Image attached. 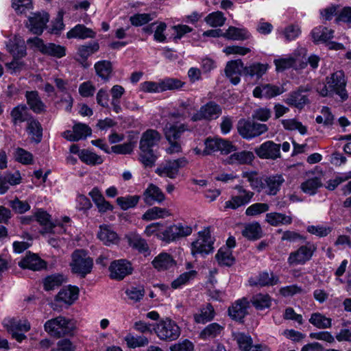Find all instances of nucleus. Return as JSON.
Instances as JSON below:
<instances>
[{"label":"nucleus","mask_w":351,"mask_h":351,"mask_svg":"<svg viewBox=\"0 0 351 351\" xmlns=\"http://www.w3.org/2000/svg\"><path fill=\"white\" fill-rule=\"evenodd\" d=\"M155 172L161 177H167L171 179H174L178 175L179 171L173 160H168L160 165L156 169Z\"/></svg>","instance_id":"nucleus-33"},{"label":"nucleus","mask_w":351,"mask_h":351,"mask_svg":"<svg viewBox=\"0 0 351 351\" xmlns=\"http://www.w3.org/2000/svg\"><path fill=\"white\" fill-rule=\"evenodd\" d=\"M267 69V64L254 63L245 67V73L251 77L256 76L257 78H260L266 73Z\"/></svg>","instance_id":"nucleus-55"},{"label":"nucleus","mask_w":351,"mask_h":351,"mask_svg":"<svg viewBox=\"0 0 351 351\" xmlns=\"http://www.w3.org/2000/svg\"><path fill=\"white\" fill-rule=\"evenodd\" d=\"M109 270L110 272V278L119 280L130 274L132 271V267L129 261L125 259H120L112 262L109 267Z\"/></svg>","instance_id":"nucleus-15"},{"label":"nucleus","mask_w":351,"mask_h":351,"mask_svg":"<svg viewBox=\"0 0 351 351\" xmlns=\"http://www.w3.org/2000/svg\"><path fill=\"white\" fill-rule=\"evenodd\" d=\"M8 331L27 332L30 329V324L27 320L9 319L5 323Z\"/></svg>","instance_id":"nucleus-51"},{"label":"nucleus","mask_w":351,"mask_h":351,"mask_svg":"<svg viewBox=\"0 0 351 351\" xmlns=\"http://www.w3.org/2000/svg\"><path fill=\"white\" fill-rule=\"evenodd\" d=\"M152 264L158 271H165L175 266L176 261L169 254L162 252L154 258Z\"/></svg>","instance_id":"nucleus-26"},{"label":"nucleus","mask_w":351,"mask_h":351,"mask_svg":"<svg viewBox=\"0 0 351 351\" xmlns=\"http://www.w3.org/2000/svg\"><path fill=\"white\" fill-rule=\"evenodd\" d=\"M224 327L218 323H211L201 331L199 337L203 340L214 339L220 335Z\"/></svg>","instance_id":"nucleus-42"},{"label":"nucleus","mask_w":351,"mask_h":351,"mask_svg":"<svg viewBox=\"0 0 351 351\" xmlns=\"http://www.w3.org/2000/svg\"><path fill=\"white\" fill-rule=\"evenodd\" d=\"M316 250L317 245L315 243L306 242L305 245L289 254L288 263L293 266L304 265L311 259Z\"/></svg>","instance_id":"nucleus-9"},{"label":"nucleus","mask_w":351,"mask_h":351,"mask_svg":"<svg viewBox=\"0 0 351 351\" xmlns=\"http://www.w3.org/2000/svg\"><path fill=\"white\" fill-rule=\"evenodd\" d=\"M10 116L14 125H18L25 121H28L29 113L27 108L25 105H19L14 107L11 112Z\"/></svg>","instance_id":"nucleus-44"},{"label":"nucleus","mask_w":351,"mask_h":351,"mask_svg":"<svg viewBox=\"0 0 351 351\" xmlns=\"http://www.w3.org/2000/svg\"><path fill=\"white\" fill-rule=\"evenodd\" d=\"M326 82L331 91L339 97L341 102L348 99V93L346 89L347 81L342 70L332 73L330 77L326 78Z\"/></svg>","instance_id":"nucleus-8"},{"label":"nucleus","mask_w":351,"mask_h":351,"mask_svg":"<svg viewBox=\"0 0 351 351\" xmlns=\"http://www.w3.org/2000/svg\"><path fill=\"white\" fill-rule=\"evenodd\" d=\"M27 132L30 136L32 141L38 143L42 141L43 128L38 120L34 118H30L28 120Z\"/></svg>","instance_id":"nucleus-30"},{"label":"nucleus","mask_w":351,"mask_h":351,"mask_svg":"<svg viewBox=\"0 0 351 351\" xmlns=\"http://www.w3.org/2000/svg\"><path fill=\"white\" fill-rule=\"evenodd\" d=\"M280 282L279 277L273 272L262 271L257 276L249 279V284L252 287H270Z\"/></svg>","instance_id":"nucleus-16"},{"label":"nucleus","mask_w":351,"mask_h":351,"mask_svg":"<svg viewBox=\"0 0 351 351\" xmlns=\"http://www.w3.org/2000/svg\"><path fill=\"white\" fill-rule=\"evenodd\" d=\"M6 47L14 59H19L26 56V47L23 40L20 37L15 36L10 39Z\"/></svg>","instance_id":"nucleus-24"},{"label":"nucleus","mask_w":351,"mask_h":351,"mask_svg":"<svg viewBox=\"0 0 351 351\" xmlns=\"http://www.w3.org/2000/svg\"><path fill=\"white\" fill-rule=\"evenodd\" d=\"M96 74L104 81H108L112 71L111 62L108 60L99 61L95 64Z\"/></svg>","instance_id":"nucleus-48"},{"label":"nucleus","mask_w":351,"mask_h":351,"mask_svg":"<svg viewBox=\"0 0 351 351\" xmlns=\"http://www.w3.org/2000/svg\"><path fill=\"white\" fill-rule=\"evenodd\" d=\"M79 158L82 162L89 165H99L103 162L99 156L87 149L81 150L79 152Z\"/></svg>","instance_id":"nucleus-53"},{"label":"nucleus","mask_w":351,"mask_h":351,"mask_svg":"<svg viewBox=\"0 0 351 351\" xmlns=\"http://www.w3.org/2000/svg\"><path fill=\"white\" fill-rule=\"evenodd\" d=\"M75 328V322L73 319L62 315L50 319L44 324L45 330L55 338L73 336Z\"/></svg>","instance_id":"nucleus-1"},{"label":"nucleus","mask_w":351,"mask_h":351,"mask_svg":"<svg viewBox=\"0 0 351 351\" xmlns=\"http://www.w3.org/2000/svg\"><path fill=\"white\" fill-rule=\"evenodd\" d=\"M250 302L256 310L263 311L271 306L272 299L269 294L257 293L252 297Z\"/></svg>","instance_id":"nucleus-40"},{"label":"nucleus","mask_w":351,"mask_h":351,"mask_svg":"<svg viewBox=\"0 0 351 351\" xmlns=\"http://www.w3.org/2000/svg\"><path fill=\"white\" fill-rule=\"evenodd\" d=\"M63 281V276L60 274H54L47 276L44 280V288L46 291L53 290L60 287Z\"/></svg>","instance_id":"nucleus-59"},{"label":"nucleus","mask_w":351,"mask_h":351,"mask_svg":"<svg viewBox=\"0 0 351 351\" xmlns=\"http://www.w3.org/2000/svg\"><path fill=\"white\" fill-rule=\"evenodd\" d=\"M238 191V195H233L225 202L226 209L236 210L238 208L250 203L254 195V193L246 190L243 186L238 184L234 188Z\"/></svg>","instance_id":"nucleus-11"},{"label":"nucleus","mask_w":351,"mask_h":351,"mask_svg":"<svg viewBox=\"0 0 351 351\" xmlns=\"http://www.w3.org/2000/svg\"><path fill=\"white\" fill-rule=\"evenodd\" d=\"M95 32L90 28L86 27L84 25L78 24L69 31L66 34L68 38H93L95 37Z\"/></svg>","instance_id":"nucleus-29"},{"label":"nucleus","mask_w":351,"mask_h":351,"mask_svg":"<svg viewBox=\"0 0 351 351\" xmlns=\"http://www.w3.org/2000/svg\"><path fill=\"white\" fill-rule=\"evenodd\" d=\"M254 154L250 151H242L231 154L226 160L229 165H250L254 160Z\"/></svg>","instance_id":"nucleus-28"},{"label":"nucleus","mask_w":351,"mask_h":351,"mask_svg":"<svg viewBox=\"0 0 351 351\" xmlns=\"http://www.w3.org/2000/svg\"><path fill=\"white\" fill-rule=\"evenodd\" d=\"M49 16L45 12L33 13L26 23L27 28L33 34L40 35L43 33L49 21Z\"/></svg>","instance_id":"nucleus-14"},{"label":"nucleus","mask_w":351,"mask_h":351,"mask_svg":"<svg viewBox=\"0 0 351 351\" xmlns=\"http://www.w3.org/2000/svg\"><path fill=\"white\" fill-rule=\"evenodd\" d=\"M127 239L129 245L138 250L140 253H145L149 251V248L146 241L139 234L130 233L127 235Z\"/></svg>","instance_id":"nucleus-35"},{"label":"nucleus","mask_w":351,"mask_h":351,"mask_svg":"<svg viewBox=\"0 0 351 351\" xmlns=\"http://www.w3.org/2000/svg\"><path fill=\"white\" fill-rule=\"evenodd\" d=\"M27 43L32 47L36 48L44 55L57 58H61L66 55V48L64 47L51 43L45 44L43 40L38 37L29 38L27 40Z\"/></svg>","instance_id":"nucleus-7"},{"label":"nucleus","mask_w":351,"mask_h":351,"mask_svg":"<svg viewBox=\"0 0 351 351\" xmlns=\"http://www.w3.org/2000/svg\"><path fill=\"white\" fill-rule=\"evenodd\" d=\"M154 330L158 337L164 341H171L177 339L180 335V327L169 318L159 321Z\"/></svg>","instance_id":"nucleus-5"},{"label":"nucleus","mask_w":351,"mask_h":351,"mask_svg":"<svg viewBox=\"0 0 351 351\" xmlns=\"http://www.w3.org/2000/svg\"><path fill=\"white\" fill-rule=\"evenodd\" d=\"M265 221L273 226L289 225L292 223V217L280 213H269L265 216Z\"/></svg>","instance_id":"nucleus-34"},{"label":"nucleus","mask_w":351,"mask_h":351,"mask_svg":"<svg viewBox=\"0 0 351 351\" xmlns=\"http://www.w3.org/2000/svg\"><path fill=\"white\" fill-rule=\"evenodd\" d=\"M213 241L208 230L200 231L195 241L191 243V254L195 257L197 255L204 256L213 250Z\"/></svg>","instance_id":"nucleus-10"},{"label":"nucleus","mask_w":351,"mask_h":351,"mask_svg":"<svg viewBox=\"0 0 351 351\" xmlns=\"http://www.w3.org/2000/svg\"><path fill=\"white\" fill-rule=\"evenodd\" d=\"M245 72V67L241 60H232L228 62L225 72L230 79L231 82L236 85L240 82V77L241 72Z\"/></svg>","instance_id":"nucleus-20"},{"label":"nucleus","mask_w":351,"mask_h":351,"mask_svg":"<svg viewBox=\"0 0 351 351\" xmlns=\"http://www.w3.org/2000/svg\"><path fill=\"white\" fill-rule=\"evenodd\" d=\"M21 268L29 269L34 271L40 270L46 267V263L36 254L26 255L19 263Z\"/></svg>","instance_id":"nucleus-25"},{"label":"nucleus","mask_w":351,"mask_h":351,"mask_svg":"<svg viewBox=\"0 0 351 351\" xmlns=\"http://www.w3.org/2000/svg\"><path fill=\"white\" fill-rule=\"evenodd\" d=\"M239 134L247 140L258 137L269 130L267 125L260 123L254 120L240 119L237 123Z\"/></svg>","instance_id":"nucleus-4"},{"label":"nucleus","mask_w":351,"mask_h":351,"mask_svg":"<svg viewBox=\"0 0 351 351\" xmlns=\"http://www.w3.org/2000/svg\"><path fill=\"white\" fill-rule=\"evenodd\" d=\"M34 218L42 226H45L44 232H50L53 228L50 222V215L43 210H38L34 214Z\"/></svg>","instance_id":"nucleus-57"},{"label":"nucleus","mask_w":351,"mask_h":351,"mask_svg":"<svg viewBox=\"0 0 351 351\" xmlns=\"http://www.w3.org/2000/svg\"><path fill=\"white\" fill-rule=\"evenodd\" d=\"M249 304L246 298L238 300L228 308L229 315L234 320L241 321L247 313Z\"/></svg>","instance_id":"nucleus-21"},{"label":"nucleus","mask_w":351,"mask_h":351,"mask_svg":"<svg viewBox=\"0 0 351 351\" xmlns=\"http://www.w3.org/2000/svg\"><path fill=\"white\" fill-rule=\"evenodd\" d=\"M222 112L219 105L214 101H209L202 106L198 111L193 114L191 120L193 122L205 120H213L218 118Z\"/></svg>","instance_id":"nucleus-12"},{"label":"nucleus","mask_w":351,"mask_h":351,"mask_svg":"<svg viewBox=\"0 0 351 351\" xmlns=\"http://www.w3.org/2000/svg\"><path fill=\"white\" fill-rule=\"evenodd\" d=\"M79 290L76 287H69L61 289L56 295V300L65 304H71L78 298Z\"/></svg>","instance_id":"nucleus-37"},{"label":"nucleus","mask_w":351,"mask_h":351,"mask_svg":"<svg viewBox=\"0 0 351 351\" xmlns=\"http://www.w3.org/2000/svg\"><path fill=\"white\" fill-rule=\"evenodd\" d=\"M171 215L170 211L165 208L158 206L148 209L142 216L145 221H152L158 219H163Z\"/></svg>","instance_id":"nucleus-41"},{"label":"nucleus","mask_w":351,"mask_h":351,"mask_svg":"<svg viewBox=\"0 0 351 351\" xmlns=\"http://www.w3.org/2000/svg\"><path fill=\"white\" fill-rule=\"evenodd\" d=\"M25 96L27 105L34 112L40 114L45 110V105L37 91H26Z\"/></svg>","instance_id":"nucleus-27"},{"label":"nucleus","mask_w":351,"mask_h":351,"mask_svg":"<svg viewBox=\"0 0 351 351\" xmlns=\"http://www.w3.org/2000/svg\"><path fill=\"white\" fill-rule=\"evenodd\" d=\"M226 17L223 12L220 11L210 13L204 18V21L210 27H221L226 22Z\"/></svg>","instance_id":"nucleus-50"},{"label":"nucleus","mask_w":351,"mask_h":351,"mask_svg":"<svg viewBox=\"0 0 351 351\" xmlns=\"http://www.w3.org/2000/svg\"><path fill=\"white\" fill-rule=\"evenodd\" d=\"M256 156L261 159L276 160L281 158L280 145L273 141H267L254 149Z\"/></svg>","instance_id":"nucleus-13"},{"label":"nucleus","mask_w":351,"mask_h":351,"mask_svg":"<svg viewBox=\"0 0 351 351\" xmlns=\"http://www.w3.org/2000/svg\"><path fill=\"white\" fill-rule=\"evenodd\" d=\"M145 291L143 287H131L125 291L128 298L134 302L141 301L145 295Z\"/></svg>","instance_id":"nucleus-62"},{"label":"nucleus","mask_w":351,"mask_h":351,"mask_svg":"<svg viewBox=\"0 0 351 351\" xmlns=\"http://www.w3.org/2000/svg\"><path fill=\"white\" fill-rule=\"evenodd\" d=\"M308 99L300 92H294L291 93L285 99V102L291 106L302 108L306 103Z\"/></svg>","instance_id":"nucleus-56"},{"label":"nucleus","mask_w":351,"mask_h":351,"mask_svg":"<svg viewBox=\"0 0 351 351\" xmlns=\"http://www.w3.org/2000/svg\"><path fill=\"white\" fill-rule=\"evenodd\" d=\"M184 84V82L176 78H166L161 80L162 92L179 89L182 88Z\"/></svg>","instance_id":"nucleus-63"},{"label":"nucleus","mask_w":351,"mask_h":351,"mask_svg":"<svg viewBox=\"0 0 351 351\" xmlns=\"http://www.w3.org/2000/svg\"><path fill=\"white\" fill-rule=\"evenodd\" d=\"M70 265L73 273L84 278L91 272L93 260L88 256L86 251L76 250L72 254V261Z\"/></svg>","instance_id":"nucleus-3"},{"label":"nucleus","mask_w":351,"mask_h":351,"mask_svg":"<svg viewBox=\"0 0 351 351\" xmlns=\"http://www.w3.org/2000/svg\"><path fill=\"white\" fill-rule=\"evenodd\" d=\"M281 123L285 130H298L301 134H305L307 132L306 127L294 119H282L281 120Z\"/></svg>","instance_id":"nucleus-58"},{"label":"nucleus","mask_w":351,"mask_h":351,"mask_svg":"<svg viewBox=\"0 0 351 351\" xmlns=\"http://www.w3.org/2000/svg\"><path fill=\"white\" fill-rule=\"evenodd\" d=\"M186 131H191L187 123H167L164 129L165 138L169 143L166 152L169 154L179 153L182 150L178 140Z\"/></svg>","instance_id":"nucleus-2"},{"label":"nucleus","mask_w":351,"mask_h":351,"mask_svg":"<svg viewBox=\"0 0 351 351\" xmlns=\"http://www.w3.org/2000/svg\"><path fill=\"white\" fill-rule=\"evenodd\" d=\"M322 185L321 179L318 177H314L303 182L300 185V189L304 193L313 195Z\"/></svg>","instance_id":"nucleus-46"},{"label":"nucleus","mask_w":351,"mask_h":351,"mask_svg":"<svg viewBox=\"0 0 351 351\" xmlns=\"http://www.w3.org/2000/svg\"><path fill=\"white\" fill-rule=\"evenodd\" d=\"M193 228L185 223H178L169 226L162 232L157 234V237L165 242L170 243L191 234Z\"/></svg>","instance_id":"nucleus-6"},{"label":"nucleus","mask_w":351,"mask_h":351,"mask_svg":"<svg viewBox=\"0 0 351 351\" xmlns=\"http://www.w3.org/2000/svg\"><path fill=\"white\" fill-rule=\"evenodd\" d=\"M140 160L145 167H152L156 159L153 149H140Z\"/></svg>","instance_id":"nucleus-61"},{"label":"nucleus","mask_w":351,"mask_h":351,"mask_svg":"<svg viewBox=\"0 0 351 351\" xmlns=\"http://www.w3.org/2000/svg\"><path fill=\"white\" fill-rule=\"evenodd\" d=\"M232 337L242 351H250L252 349V339L250 335L243 332H235L232 333Z\"/></svg>","instance_id":"nucleus-49"},{"label":"nucleus","mask_w":351,"mask_h":351,"mask_svg":"<svg viewBox=\"0 0 351 351\" xmlns=\"http://www.w3.org/2000/svg\"><path fill=\"white\" fill-rule=\"evenodd\" d=\"M285 178L282 174H276L267 176L264 178V189L269 195H275L280 190L285 182Z\"/></svg>","instance_id":"nucleus-19"},{"label":"nucleus","mask_w":351,"mask_h":351,"mask_svg":"<svg viewBox=\"0 0 351 351\" xmlns=\"http://www.w3.org/2000/svg\"><path fill=\"white\" fill-rule=\"evenodd\" d=\"M242 235L249 240H257L262 236V229L258 222L247 223L241 232Z\"/></svg>","instance_id":"nucleus-36"},{"label":"nucleus","mask_w":351,"mask_h":351,"mask_svg":"<svg viewBox=\"0 0 351 351\" xmlns=\"http://www.w3.org/2000/svg\"><path fill=\"white\" fill-rule=\"evenodd\" d=\"M197 110V106L193 99H187L179 102L176 110L172 113V117L175 118H182L183 119L192 117V112Z\"/></svg>","instance_id":"nucleus-23"},{"label":"nucleus","mask_w":351,"mask_h":351,"mask_svg":"<svg viewBox=\"0 0 351 351\" xmlns=\"http://www.w3.org/2000/svg\"><path fill=\"white\" fill-rule=\"evenodd\" d=\"M334 31L326 27L318 26L311 32L314 43H325L333 38Z\"/></svg>","instance_id":"nucleus-32"},{"label":"nucleus","mask_w":351,"mask_h":351,"mask_svg":"<svg viewBox=\"0 0 351 351\" xmlns=\"http://www.w3.org/2000/svg\"><path fill=\"white\" fill-rule=\"evenodd\" d=\"M215 258L219 265L227 267L232 266L235 261L232 250L227 247H221L215 255Z\"/></svg>","instance_id":"nucleus-38"},{"label":"nucleus","mask_w":351,"mask_h":351,"mask_svg":"<svg viewBox=\"0 0 351 351\" xmlns=\"http://www.w3.org/2000/svg\"><path fill=\"white\" fill-rule=\"evenodd\" d=\"M14 158L16 161L23 165H31L33 163V155L27 150L18 147L14 152Z\"/></svg>","instance_id":"nucleus-60"},{"label":"nucleus","mask_w":351,"mask_h":351,"mask_svg":"<svg viewBox=\"0 0 351 351\" xmlns=\"http://www.w3.org/2000/svg\"><path fill=\"white\" fill-rule=\"evenodd\" d=\"M144 202L147 205L162 203L165 199V195L162 190L154 184H149L143 193Z\"/></svg>","instance_id":"nucleus-18"},{"label":"nucleus","mask_w":351,"mask_h":351,"mask_svg":"<svg viewBox=\"0 0 351 351\" xmlns=\"http://www.w3.org/2000/svg\"><path fill=\"white\" fill-rule=\"evenodd\" d=\"M283 93V87L266 84L256 86L253 90V95L256 98L265 97L266 99H271Z\"/></svg>","instance_id":"nucleus-17"},{"label":"nucleus","mask_w":351,"mask_h":351,"mask_svg":"<svg viewBox=\"0 0 351 351\" xmlns=\"http://www.w3.org/2000/svg\"><path fill=\"white\" fill-rule=\"evenodd\" d=\"M160 138V134L157 130H147L142 134L139 147L140 149H153V147L158 145Z\"/></svg>","instance_id":"nucleus-22"},{"label":"nucleus","mask_w":351,"mask_h":351,"mask_svg":"<svg viewBox=\"0 0 351 351\" xmlns=\"http://www.w3.org/2000/svg\"><path fill=\"white\" fill-rule=\"evenodd\" d=\"M215 310L213 306L208 303L202 306L198 313L194 314V320L197 324H205L211 321L215 317Z\"/></svg>","instance_id":"nucleus-31"},{"label":"nucleus","mask_w":351,"mask_h":351,"mask_svg":"<svg viewBox=\"0 0 351 351\" xmlns=\"http://www.w3.org/2000/svg\"><path fill=\"white\" fill-rule=\"evenodd\" d=\"M73 130H74L77 141L90 136L92 132L88 125L81 123L75 124L73 127Z\"/></svg>","instance_id":"nucleus-64"},{"label":"nucleus","mask_w":351,"mask_h":351,"mask_svg":"<svg viewBox=\"0 0 351 351\" xmlns=\"http://www.w3.org/2000/svg\"><path fill=\"white\" fill-rule=\"evenodd\" d=\"M223 37L228 40H244L250 38V34L245 29L231 26L225 32H223Z\"/></svg>","instance_id":"nucleus-45"},{"label":"nucleus","mask_w":351,"mask_h":351,"mask_svg":"<svg viewBox=\"0 0 351 351\" xmlns=\"http://www.w3.org/2000/svg\"><path fill=\"white\" fill-rule=\"evenodd\" d=\"M97 237L105 245L115 244L118 241V237L115 232L108 226H101Z\"/></svg>","instance_id":"nucleus-43"},{"label":"nucleus","mask_w":351,"mask_h":351,"mask_svg":"<svg viewBox=\"0 0 351 351\" xmlns=\"http://www.w3.org/2000/svg\"><path fill=\"white\" fill-rule=\"evenodd\" d=\"M139 199V195H128L117 197V203L122 210H126L129 208L135 207L138 203Z\"/></svg>","instance_id":"nucleus-54"},{"label":"nucleus","mask_w":351,"mask_h":351,"mask_svg":"<svg viewBox=\"0 0 351 351\" xmlns=\"http://www.w3.org/2000/svg\"><path fill=\"white\" fill-rule=\"evenodd\" d=\"M308 322L319 329L330 328L332 326L331 318L319 312L312 313Z\"/></svg>","instance_id":"nucleus-39"},{"label":"nucleus","mask_w":351,"mask_h":351,"mask_svg":"<svg viewBox=\"0 0 351 351\" xmlns=\"http://www.w3.org/2000/svg\"><path fill=\"white\" fill-rule=\"evenodd\" d=\"M124 339L130 348L144 347L149 343L148 339L145 336H134L132 334H128Z\"/></svg>","instance_id":"nucleus-52"},{"label":"nucleus","mask_w":351,"mask_h":351,"mask_svg":"<svg viewBox=\"0 0 351 351\" xmlns=\"http://www.w3.org/2000/svg\"><path fill=\"white\" fill-rule=\"evenodd\" d=\"M99 49V45L97 42L89 43L88 45H80L77 49V55L80 58L82 64L85 62L87 58L97 51Z\"/></svg>","instance_id":"nucleus-47"}]
</instances>
